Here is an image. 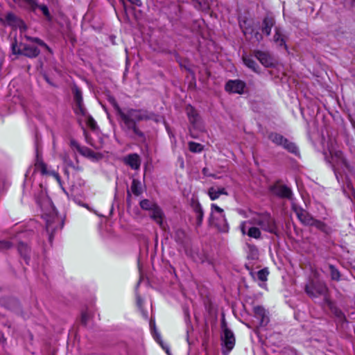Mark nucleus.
Wrapping results in <instances>:
<instances>
[{
	"instance_id": "obj_13",
	"label": "nucleus",
	"mask_w": 355,
	"mask_h": 355,
	"mask_svg": "<svg viewBox=\"0 0 355 355\" xmlns=\"http://www.w3.org/2000/svg\"><path fill=\"white\" fill-rule=\"evenodd\" d=\"M123 162L132 169L138 170L141 165V159L137 154L132 153L125 157Z\"/></svg>"
},
{
	"instance_id": "obj_17",
	"label": "nucleus",
	"mask_w": 355,
	"mask_h": 355,
	"mask_svg": "<svg viewBox=\"0 0 355 355\" xmlns=\"http://www.w3.org/2000/svg\"><path fill=\"white\" fill-rule=\"evenodd\" d=\"M255 317L260 320L261 325H266L268 322V318L266 315V310L260 306L254 308Z\"/></svg>"
},
{
	"instance_id": "obj_41",
	"label": "nucleus",
	"mask_w": 355,
	"mask_h": 355,
	"mask_svg": "<svg viewBox=\"0 0 355 355\" xmlns=\"http://www.w3.org/2000/svg\"><path fill=\"white\" fill-rule=\"evenodd\" d=\"M6 19L8 20V21H14L15 19V16L12 14V13H8L7 15H6Z\"/></svg>"
},
{
	"instance_id": "obj_21",
	"label": "nucleus",
	"mask_w": 355,
	"mask_h": 355,
	"mask_svg": "<svg viewBox=\"0 0 355 355\" xmlns=\"http://www.w3.org/2000/svg\"><path fill=\"white\" fill-rule=\"evenodd\" d=\"M130 189L132 192L137 196H139L142 193L141 182L137 179L132 180Z\"/></svg>"
},
{
	"instance_id": "obj_1",
	"label": "nucleus",
	"mask_w": 355,
	"mask_h": 355,
	"mask_svg": "<svg viewBox=\"0 0 355 355\" xmlns=\"http://www.w3.org/2000/svg\"><path fill=\"white\" fill-rule=\"evenodd\" d=\"M110 102L116 110V114L121 119L123 123V128L125 131L132 132L141 141H145L146 137L144 133L139 128L137 123L148 120L154 121L156 123L160 121V116L159 115L147 110L129 108L125 112H123L114 98H110Z\"/></svg>"
},
{
	"instance_id": "obj_49",
	"label": "nucleus",
	"mask_w": 355,
	"mask_h": 355,
	"mask_svg": "<svg viewBox=\"0 0 355 355\" xmlns=\"http://www.w3.org/2000/svg\"><path fill=\"white\" fill-rule=\"evenodd\" d=\"M243 32L244 35H246V34H247V30H243Z\"/></svg>"
},
{
	"instance_id": "obj_51",
	"label": "nucleus",
	"mask_w": 355,
	"mask_h": 355,
	"mask_svg": "<svg viewBox=\"0 0 355 355\" xmlns=\"http://www.w3.org/2000/svg\"><path fill=\"white\" fill-rule=\"evenodd\" d=\"M166 353H167L168 354H169V351H168V349H166Z\"/></svg>"
},
{
	"instance_id": "obj_6",
	"label": "nucleus",
	"mask_w": 355,
	"mask_h": 355,
	"mask_svg": "<svg viewBox=\"0 0 355 355\" xmlns=\"http://www.w3.org/2000/svg\"><path fill=\"white\" fill-rule=\"evenodd\" d=\"M305 291L309 296L315 297L318 295H325L327 293L328 288L325 284L318 282L306 286Z\"/></svg>"
},
{
	"instance_id": "obj_43",
	"label": "nucleus",
	"mask_w": 355,
	"mask_h": 355,
	"mask_svg": "<svg viewBox=\"0 0 355 355\" xmlns=\"http://www.w3.org/2000/svg\"><path fill=\"white\" fill-rule=\"evenodd\" d=\"M202 173L206 176H212V174L209 173V170L207 168H204L202 169Z\"/></svg>"
},
{
	"instance_id": "obj_14",
	"label": "nucleus",
	"mask_w": 355,
	"mask_h": 355,
	"mask_svg": "<svg viewBox=\"0 0 355 355\" xmlns=\"http://www.w3.org/2000/svg\"><path fill=\"white\" fill-rule=\"evenodd\" d=\"M9 3H14L19 7L24 8L33 11L37 9V0H7Z\"/></svg>"
},
{
	"instance_id": "obj_47",
	"label": "nucleus",
	"mask_w": 355,
	"mask_h": 355,
	"mask_svg": "<svg viewBox=\"0 0 355 355\" xmlns=\"http://www.w3.org/2000/svg\"><path fill=\"white\" fill-rule=\"evenodd\" d=\"M336 315L340 319H343L344 318V315H343V313L340 311H337L336 312Z\"/></svg>"
},
{
	"instance_id": "obj_33",
	"label": "nucleus",
	"mask_w": 355,
	"mask_h": 355,
	"mask_svg": "<svg viewBox=\"0 0 355 355\" xmlns=\"http://www.w3.org/2000/svg\"><path fill=\"white\" fill-rule=\"evenodd\" d=\"M87 123L92 129H95L96 122L91 116H87Z\"/></svg>"
},
{
	"instance_id": "obj_4",
	"label": "nucleus",
	"mask_w": 355,
	"mask_h": 355,
	"mask_svg": "<svg viewBox=\"0 0 355 355\" xmlns=\"http://www.w3.org/2000/svg\"><path fill=\"white\" fill-rule=\"evenodd\" d=\"M72 93L73 96V110L75 113L77 115L86 116L87 112L83 105L82 92L76 85H74L72 87Z\"/></svg>"
},
{
	"instance_id": "obj_30",
	"label": "nucleus",
	"mask_w": 355,
	"mask_h": 355,
	"mask_svg": "<svg viewBox=\"0 0 355 355\" xmlns=\"http://www.w3.org/2000/svg\"><path fill=\"white\" fill-rule=\"evenodd\" d=\"M268 275V272L266 269H262L259 270L257 273L258 279L261 281H266L267 277Z\"/></svg>"
},
{
	"instance_id": "obj_12",
	"label": "nucleus",
	"mask_w": 355,
	"mask_h": 355,
	"mask_svg": "<svg viewBox=\"0 0 355 355\" xmlns=\"http://www.w3.org/2000/svg\"><path fill=\"white\" fill-rule=\"evenodd\" d=\"M245 86V83L241 80H230L225 85V89L230 92L242 94Z\"/></svg>"
},
{
	"instance_id": "obj_40",
	"label": "nucleus",
	"mask_w": 355,
	"mask_h": 355,
	"mask_svg": "<svg viewBox=\"0 0 355 355\" xmlns=\"http://www.w3.org/2000/svg\"><path fill=\"white\" fill-rule=\"evenodd\" d=\"M46 227L47 232L53 230V228L51 227V220H47Z\"/></svg>"
},
{
	"instance_id": "obj_5",
	"label": "nucleus",
	"mask_w": 355,
	"mask_h": 355,
	"mask_svg": "<svg viewBox=\"0 0 355 355\" xmlns=\"http://www.w3.org/2000/svg\"><path fill=\"white\" fill-rule=\"evenodd\" d=\"M221 340L225 349L223 353L227 355L234 347L235 345V337L233 332L227 327L225 328V332L221 336Z\"/></svg>"
},
{
	"instance_id": "obj_37",
	"label": "nucleus",
	"mask_w": 355,
	"mask_h": 355,
	"mask_svg": "<svg viewBox=\"0 0 355 355\" xmlns=\"http://www.w3.org/2000/svg\"><path fill=\"white\" fill-rule=\"evenodd\" d=\"M40 169H41L42 173V174H47L48 172H47L46 165L44 163L41 162L40 164Z\"/></svg>"
},
{
	"instance_id": "obj_18",
	"label": "nucleus",
	"mask_w": 355,
	"mask_h": 355,
	"mask_svg": "<svg viewBox=\"0 0 355 355\" xmlns=\"http://www.w3.org/2000/svg\"><path fill=\"white\" fill-rule=\"evenodd\" d=\"M208 195L212 200H216L220 195H227L225 188L211 187L208 190Z\"/></svg>"
},
{
	"instance_id": "obj_26",
	"label": "nucleus",
	"mask_w": 355,
	"mask_h": 355,
	"mask_svg": "<svg viewBox=\"0 0 355 355\" xmlns=\"http://www.w3.org/2000/svg\"><path fill=\"white\" fill-rule=\"evenodd\" d=\"M189 148L193 153H200L202 150L203 146L200 144L191 141L189 143Z\"/></svg>"
},
{
	"instance_id": "obj_10",
	"label": "nucleus",
	"mask_w": 355,
	"mask_h": 355,
	"mask_svg": "<svg viewBox=\"0 0 355 355\" xmlns=\"http://www.w3.org/2000/svg\"><path fill=\"white\" fill-rule=\"evenodd\" d=\"M254 56L266 67H272L275 65V59L266 52L254 51Z\"/></svg>"
},
{
	"instance_id": "obj_28",
	"label": "nucleus",
	"mask_w": 355,
	"mask_h": 355,
	"mask_svg": "<svg viewBox=\"0 0 355 355\" xmlns=\"http://www.w3.org/2000/svg\"><path fill=\"white\" fill-rule=\"evenodd\" d=\"M195 211L197 214L198 223V224H200L203 218V211L200 204L196 205V206L195 207Z\"/></svg>"
},
{
	"instance_id": "obj_29",
	"label": "nucleus",
	"mask_w": 355,
	"mask_h": 355,
	"mask_svg": "<svg viewBox=\"0 0 355 355\" xmlns=\"http://www.w3.org/2000/svg\"><path fill=\"white\" fill-rule=\"evenodd\" d=\"M13 246V244L9 241L6 240H0V250H6L10 249Z\"/></svg>"
},
{
	"instance_id": "obj_19",
	"label": "nucleus",
	"mask_w": 355,
	"mask_h": 355,
	"mask_svg": "<svg viewBox=\"0 0 355 355\" xmlns=\"http://www.w3.org/2000/svg\"><path fill=\"white\" fill-rule=\"evenodd\" d=\"M150 211V217L160 226H162L163 213L162 210L156 205Z\"/></svg>"
},
{
	"instance_id": "obj_16",
	"label": "nucleus",
	"mask_w": 355,
	"mask_h": 355,
	"mask_svg": "<svg viewBox=\"0 0 355 355\" xmlns=\"http://www.w3.org/2000/svg\"><path fill=\"white\" fill-rule=\"evenodd\" d=\"M272 41L278 46H284L285 49L287 48L286 44V37L282 33L281 29L278 27L275 28V33L272 37Z\"/></svg>"
},
{
	"instance_id": "obj_3",
	"label": "nucleus",
	"mask_w": 355,
	"mask_h": 355,
	"mask_svg": "<svg viewBox=\"0 0 355 355\" xmlns=\"http://www.w3.org/2000/svg\"><path fill=\"white\" fill-rule=\"evenodd\" d=\"M269 139L276 145L282 146L288 152L293 154H298V148L296 145L288 141L283 135L278 133H270L268 136Z\"/></svg>"
},
{
	"instance_id": "obj_38",
	"label": "nucleus",
	"mask_w": 355,
	"mask_h": 355,
	"mask_svg": "<svg viewBox=\"0 0 355 355\" xmlns=\"http://www.w3.org/2000/svg\"><path fill=\"white\" fill-rule=\"evenodd\" d=\"M19 48V46H18L17 43H14L12 45V51L14 54H19L18 53V49Z\"/></svg>"
},
{
	"instance_id": "obj_25",
	"label": "nucleus",
	"mask_w": 355,
	"mask_h": 355,
	"mask_svg": "<svg viewBox=\"0 0 355 355\" xmlns=\"http://www.w3.org/2000/svg\"><path fill=\"white\" fill-rule=\"evenodd\" d=\"M243 60L244 64L249 67L250 69H252L253 71H257L256 66L257 64L254 60H252L251 58L248 56H243Z\"/></svg>"
},
{
	"instance_id": "obj_9",
	"label": "nucleus",
	"mask_w": 355,
	"mask_h": 355,
	"mask_svg": "<svg viewBox=\"0 0 355 355\" xmlns=\"http://www.w3.org/2000/svg\"><path fill=\"white\" fill-rule=\"evenodd\" d=\"M293 209L298 219L304 225L309 226L311 223L313 222L314 218L306 210L296 205H293Z\"/></svg>"
},
{
	"instance_id": "obj_34",
	"label": "nucleus",
	"mask_w": 355,
	"mask_h": 355,
	"mask_svg": "<svg viewBox=\"0 0 355 355\" xmlns=\"http://www.w3.org/2000/svg\"><path fill=\"white\" fill-rule=\"evenodd\" d=\"M26 38L27 40L34 42L38 44L40 46L44 45V42L42 40H40L37 37H31L29 36H26Z\"/></svg>"
},
{
	"instance_id": "obj_44",
	"label": "nucleus",
	"mask_w": 355,
	"mask_h": 355,
	"mask_svg": "<svg viewBox=\"0 0 355 355\" xmlns=\"http://www.w3.org/2000/svg\"><path fill=\"white\" fill-rule=\"evenodd\" d=\"M245 224H246V223H242V225L241 226V232L243 233V234H247V232H245Z\"/></svg>"
},
{
	"instance_id": "obj_27",
	"label": "nucleus",
	"mask_w": 355,
	"mask_h": 355,
	"mask_svg": "<svg viewBox=\"0 0 355 355\" xmlns=\"http://www.w3.org/2000/svg\"><path fill=\"white\" fill-rule=\"evenodd\" d=\"M140 206L143 209L150 211L156 205L147 199H144L140 202Z\"/></svg>"
},
{
	"instance_id": "obj_50",
	"label": "nucleus",
	"mask_w": 355,
	"mask_h": 355,
	"mask_svg": "<svg viewBox=\"0 0 355 355\" xmlns=\"http://www.w3.org/2000/svg\"><path fill=\"white\" fill-rule=\"evenodd\" d=\"M190 132H191V135H192V137H196V136H194V135H193L192 130H190Z\"/></svg>"
},
{
	"instance_id": "obj_22",
	"label": "nucleus",
	"mask_w": 355,
	"mask_h": 355,
	"mask_svg": "<svg viewBox=\"0 0 355 355\" xmlns=\"http://www.w3.org/2000/svg\"><path fill=\"white\" fill-rule=\"evenodd\" d=\"M329 269L331 279L337 282L340 281L341 275L338 270L331 264L329 265Z\"/></svg>"
},
{
	"instance_id": "obj_23",
	"label": "nucleus",
	"mask_w": 355,
	"mask_h": 355,
	"mask_svg": "<svg viewBox=\"0 0 355 355\" xmlns=\"http://www.w3.org/2000/svg\"><path fill=\"white\" fill-rule=\"evenodd\" d=\"M247 234L254 239H260L261 237V232L260 230L257 227H251L249 228Z\"/></svg>"
},
{
	"instance_id": "obj_35",
	"label": "nucleus",
	"mask_w": 355,
	"mask_h": 355,
	"mask_svg": "<svg viewBox=\"0 0 355 355\" xmlns=\"http://www.w3.org/2000/svg\"><path fill=\"white\" fill-rule=\"evenodd\" d=\"M39 8L42 13L46 16V17H49L50 14H49V9L47 8V6H46L45 5H41V6H39L37 4V8Z\"/></svg>"
},
{
	"instance_id": "obj_15",
	"label": "nucleus",
	"mask_w": 355,
	"mask_h": 355,
	"mask_svg": "<svg viewBox=\"0 0 355 355\" xmlns=\"http://www.w3.org/2000/svg\"><path fill=\"white\" fill-rule=\"evenodd\" d=\"M275 24V19L271 16H266L263 18L261 24V31L263 34L269 36L271 33L272 28Z\"/></svg>"
},
{
	"instance_id": "obj_31",
	"label": "nucleus",
	"mask_w": 355,
	"mask_h": 355,
	"mask_svg": "<svg viewBox=\"0 0 355 355\" xmlns=\"http://www.w3.org/2000/svg\"><path fill=\"white\" fill-rule=\"evenodd\" d=\"M223 225H218L217 223H215L214 225L218 228V230L225 232L227 231L228 227H227V224L226 223L225 216H223Z\"/></svg>"
},
{
	"instance_id": "obj_52",
	"label": "nucleus",
	"mask_w": 355,
	"mask_h": 355,
	"mask_svg": "<svg viewBox=\"0 0 355 355\" xmlns=\"http://www.w3.org/2000/svg\"><path fill=\"white\" fill-rule=\"evenodd\" d=\"M138 303H139V305H141V301L140 300L138 301Z\"/></svg>"
},
{
	"instance_id": "obj_36",
	"label": "nucleus",
	"mask_w": 355,
	"mask_h": 355,
	"mask_svg": "<svg viewBox=\"0 0 355 355\" xmlns=\"http://www.w3.org/2000/svg\"><path fill=\"white\" fill-rule=\"evenodd\" d=\"M254 38L255 39V40L258 42H261L262 40H263V36L261 33H259V32H256L254 34Z\"/></svg>"
},
{
	"instance_id": "obj_11",
	"label": "nucleus",
	"mask_w": 355,
	"mask_h": 355,
	"mask_svg": "<svg viewBox=\"0 0 355 355\" xmlns=\"http://www.w3.org/2000/svg\"><path fill=\"white\" fill-rule=\"evenodd\" d=\"M187 113L189 121L193 125V128L203 130V127L200 124V117L197 111L192 106L189 105L187 107Z\"/></svg>"
},
{
	"instance_id": "obj_48",
	"label": "nucleus",
	"mask_w": 355,
	"mask_h": 355,
	"mask_svg": "<svg viewBox=\"0 0 355 355\" xmlns=\"http://www.w3.org/2000/svg\"><path fill=\"white\" fill-rule=\"evenodd\" d=\"M225 327H227V324H226L225 321L223 320L222 321V329H223V333L225 332Z\"/></svg>"
},
{
	"instance_id": "obj_39",
	"label": "nucleus",
	"mask_w": 355,
	"mask_h": 355,
	"mask_svg": "<svg viewBox=\"0 0 355 355\" xmlns=\"http://www.w3.org/2000/svg\"><path fill=\"white\" fill-rule=\"evenodd\" d=\"M211 209H215L216 211H218V213H220V214H222L223 212V209H221L220 207H219L218 206H217L216 205H214V204H213L211 205Z\"/></svg>"
},
{
	"instance_id": "obj_7",
	"label": "nucleus",
	"mask_w": 355,
	"mask_h": 355,
	"mask_svg": "<svg viewBox=\"0 0 355 355\" xmlns=\"http://www.w3.org/2000/svg\"><path fill=\"white\" fill-rule=\"evenodd\" d=\"M18 53L19 55H23L29 58H34L38 56L40 53V51L36 46L20 43Z\"/></svg>"
},
{
	"instance_id": "obj_8",
	"label": "nucleus",
	"mask_w": 355,
	"mask_h": 355,
	"mask_svg": "<svg viewBox=\"0 0 355 355\" xmlns=\"http://www.w3.org/2000/svg\"><path fill=\"white\" fill-rule=\"evenodd\" d=\"M273 194L283 198L291 199L293 195L292 191L287 186L275 184L270 188Z\"/></svg>"
},
{
	"instance_id": "obj_42",
	"label": "nucleus",
	"mask_w": 355,
	"mask_h": 355,
	"mask_svg": "<svg viewBox=\"0 0 355 355\" xmlns=\"http://www.w3.org/2000/svg\"><path fill=\"white\" fill-rule=\"evenodd\" d=\"M87 320H88V316H87V314H85V313L83 314V315H82V322H83V324H87Z\"/></svg>"
},
{
	"instance_id": "obj_32",
	"label": "nucleus",
	"mask_w": 355,
	"mask_h": 355,
	"mask_svg": "<svg viewBox=\"0 0 355 355\" xmlns=\"http://www.w3.org/2000/svg\"><path fill=\"white\" fill-rule=\"evenodd\" d=\"M71 144L74 146L77 150L83 155H85L86 152H90V150L87 148L84 149L81 148L80 146L75 141H72Z\"/></svg>"
},
{
	"instance_id": "obj_45",
	"label": "nucleus",
	"mask_w": 355,
	"mask_h": 355,
	"mask_svg": "<svg viewBox=\"0 0 355 355\" xmlns=\"http://www.w3.org/2000/svg\"><path fill=\"white\" fill-rule=\"evenodd\" d=\"M131 3L139 6L140 5V1L139 0H128Z\"/></svg>"
},
{
	"instance_id": "obj_2",
	"label": "nucleus",
	"mask_w": 355,
	"mask_h": 355,
	"mask_svg": "<svg viewBox=\"0 0 355 355\" xmlns=\"http://www.w3.org/2000/svg\"><path fill=\"white\" fill-rule=\"evenodd\" d=\"M250 225H259L266 232L277 234V225L275 220L268 214L257 215L247 222Z\"/></svg>"
},
{
	"instance_id": "obj_20",
	"label": "nucleus",
	"mask_w": 355,
	"mask_h": 355,
	"mask_svg": "<svg viewBox=\"0 0 355 355\" xmlns=\"http://www.w3.org/2000/svg\"><path fill=\"white\" fill-rule=\"evenodd\" d=\"M309 226H314L319 230L325 233H328L330 231V228L324 223L315 218L313 219V222L311 223Z\"/></svg>"
},
{
	"instance_id": "obj_46",
	"label": "nucleus",
	"mask_w": 355,
	"mask_h": 355,
	"mask_svg": "<svg viewBox=\"0 0 355 355\" xmlns=\"http://www.w3.org/2000/svg\"><path fill=\"white\" fill-rule=\"evenodd\" d=\"M41 46H43L44 48H45L49 53H52V51L51 49V48L46 44L44 43V45H41Z\"/></svg>"
},
{
	"instance_id": "obj_24",
	"label": "nucleus",
	"mask_w": 355,
	"mask_h": 355,
	"mask_svg": "<svg viewBox=\"0 0 355 355\" xmlns=\"http://www.w3.org/2000/svg\"><path fill=\"white\" fill-rule=\"evenodd\" d=\"M18 251L20 254L24 257V259H26L28 258V254L30 250L29 248L26 243L19 242L18 245Z\"/></svg>"
}]
</instances>
